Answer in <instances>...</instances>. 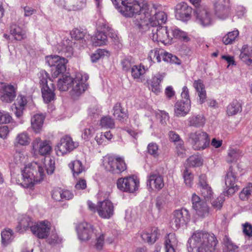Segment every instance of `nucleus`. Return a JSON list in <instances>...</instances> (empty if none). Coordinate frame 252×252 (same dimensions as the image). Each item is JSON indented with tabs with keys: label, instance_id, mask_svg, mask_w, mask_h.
Listing matches in <instances>:
<instances>
[{
	"label": "nucleus",
	"instance_id": "obj_47",
	"mask_svg": "<svg viewBox=\"0 0 252 252\" xmlns=\"http://www.w3.org/2000/svg\"><path fill=\"white\" fill-rule=\"evenodd\" d=\"M113 115L120 121H123L127 118L126 114L119 103H116L113 107Z\"/></svg>",
	"mask_w": 252,
	"mask_h": 252
},
{
	"label": "nucleus",
	"instance_id": "obj_5",
	"mask_svg": "<svg viewBox=\"0 0 252 252\" xmlns=\"http://www.w3.org/2000/svg\"><path fill=\"white\" fill-rule=\"evenodd\" d=\"M103 166L106 170L114 174H119L126 169L123 157L118 156H106L103 158Z\"/></svg>",
	"mask_w": 252,
	"mask_h": 252
},
{
	"label": "nucleus",
	"instance_id": "obj_51",
	"mask_svg": "<svg viewBox=\"0 0 252 252\" xmlns=\"http://www.w3.org/2000/svg\"><path fill=\"white\" fill-rule=\"evenodd\" d=\"M39 83L41 88L42 87L49 86V83H53L49 76L48 73L45 70H42L39 74Z\"/></svg>",
	"mask_w": 252,
	"mask_h": 252
},
{
	"label": "nucleus",
	"instance_id": "obj_62",
	"mask_svg": "<svg viewBox=\"0 0 252 252\" xmlns=\"http://www.w3.org/2000/svg\"><path fill=\"white\" fill-rule=\"evenodd\" d=\"M183 178L185 184L190 187L192 185L193 176L192 174L189 172L188 169H186L183 172Z\"/></svg>",
	"mask_w": 252,
	"mask_h": 252
},
{
	"label": "nucleus",
	"instance_id": "obj_36",
	"mask_svg": "<svg viewBox=\"0 0 252 252\" xmlns=\"http://www.w3.org/2000/svg\"><path fill=\"white\" fill-rule=\"evenodd\" d=\"M241 60L247 65L252 63V46L245 45L243 46L239 55Z\"/></svg>",
	"mask_w": 252,
	"mask_h": 252
},
{
	"label": "nucleus",
	"instance_id": "obj_55",
	"mask_svg": "<svg viewBox=\"0 0 252 252\" xmlns=\"http://www.w3.org/2000/svg\"><path fill=\"white\" fill-rule=\"evenodd\" d=\"M134 61L131 57H127L121 61V64L122 69L125 71H129L133 65H134Z\"/></svg>",
	"mask_w": 252,
	"mask_h": 252
},
{
	"label": "nucleus",
	"instance_id": "obj_41",
	"mask_svg": "<svg viewBox=\"0 0 252 252\" xmlns=\"http://www.w3.org/2000/svg\"><path fill=\"white\" fill-rule=\"evenodd\" d=\"M31 138L29 134L25 131L18 133L15 137L14 144L15 146H25L30 144Z\"/></svg>",
	"mask_w": 252,
	"mask_h": 252
},
{
	"label": "nucleus",
	"instance_id": "obj_10",
	"mask_svg": "<svg viewBox=\"0 0 252 252\" xmlns=\"http://www.w3.org/2000/svg\"><path fill=\"white\" fill-rule=\"evenodd\" d=\"M78 146V142L73 141L70 136L65 135L61 139L60 142L57 145L56 153L58 156H62L70 153Z\"/></svg>",
	"mask_w": 252,
	"mask_h": 252
},
{
	"label": "nucleus",
	"instance_id": "obj_58",
	"mask_svg": "<svg viewBox=\"0 0 252 252\" xmlns=\"http://www.w3.org/2000/svg\"><path fill=\"white\" fill-rule=\"evenodd\" d=\"M172 34L175 38L183 40L184 41H188L189 40L188 34L179 29L175 28L173 30Z\"/></svg>",
	"mask_w": 252,
	"mask_h": 252
},
{
	"label": "nucleus",
	"instance_id": "obj_20",
	"mask_svg": "<svg viewBox=\"0 0 252 252\" xmlns=\"http://www.w3.org/2000/svg\"><path fill=\"white\" fill-rule=\"evenodd\" d=\"M100 30L97 31L95 35L92 37V41L93 44L95 46H102L106 44L107 40V36L106 35V32L111 30L107 25L103 24L101 26Z\"/></svg>",
	"mask_w": 252,
	"mask_h": 252
},
{
	"label": "nucleus",
	"instance_id": "obj_33",
	"mask_svg": "<svg viewBox=\"0 0 252 252\" xmlns=\"http://www.w3.org/2000/svg\"><path fill=\"white\" fill-rule=\"evenodd\" d=\"M188 125L196 128L202 127L206 123V119L203 114L193 115L187 120Z\"/></svg>",
	"mask_w": 252,
	"mask_h": 252
},
{
	"label": "nucleus",
	"instance_id": "obj_50",
	"mask_svg": "<svg viewBox=\"0 0 252 252\" xmlns=\"http://www.w3.org/2000/svg\"><path fill=\"white\" fill-rule=\"evenodd\" d=\"M239 35L237 30L228 32L222 38V42L225 45L232 44L237 38Z\"/></svg>",
	"mask_w": 252,
	"mask_h": 252
},
{
	"label": "nucleus",
	"instance_id": "obj_15",
	"mask_svg": "<svg viewBox=\"0 0 252 252\" xmlns=\"http://www.w3.org/2000/svg\"><path fill=\"white\" fill-rule=\"evenodd\" d=\"M152 33L150 35V37L154 41L161 42L163 43H168L170 38H172L169 34L168 31L166 27H153L152 29Z\"/></svg>",
	"mask_w": 252,
	"mask_h": 252
},
{
	"label": "nucleus",
	"instance_id": "obj_43",
	"mask_svg": "<svg viewBox=\"0 0 252 252\" xmlns=\"http://www.w3.org/2000/svg\"><path fill=\"white\" fill-rule=\"evenodd\" d=\"M69 167L71 169L74 177L78 175L84 171V167L82 163L79 160L72 161L69 164Z\"/></svg>",
	"mask_w": 252,
	"mask_h": 252
},
{
	"label": "nucleus",
	"instance_id": "obj_54",
	"mask_svg": "<svg viewBox=\"0 0 252 252\" xmlns=\"http://www.w3.org/2000/svg\"><path fill=\"white\" fill-rule=\"evenodd\" d=\"M163 60L167 63H175L177 64H180V60L175 56L167 52H164L163 51V55L161 56Z\"/></svg>",
	"mask_w": 252,
	"mask_h": 252
},
{
	"label": "nucleus",
	"instance_id": "obj_18",
	"mask_svg": "<svg viewBox=\"0 0 252 252\" xmlns=\"http://www.w3.org/2000/svg\"><path fill=\"white\" fill-rule=\"evenodd\" d=\"M237 180V176L233 171L232 168L230 167L225 179V184L227 189L226 191L227 195H232L238 190L239 186L236 185Z\"/></svg>",
	"mask_w": 252,
	"mask_h": 252
},
{
	"label": "nucleus",
	"instance_id": "obj_3",
	"mask_svg": "<svg viewBox=\"0 0 252 252\" xmlns=\"http://www.w3.org/2000/svg\"><path fill=\"white\" fill-rule=\"evenodd\" d=\"M218 243L215 235L203 231H196L188 240V251L196 249V252H213Z\"/></svg>",
	"mask_w": 252,
	"mask_h": 252
},
{
	"label": "nucleus",
	"instance_id": "obj_29",
	"mask_svg": "<svg viewBox=\"0 0 252 252\" xmlns=\"http://www.w3.org/2000/svg\"><path fill=\"white\" fill-rule=\"evenodd\" d=\"M178 241L174 233H169L165 237L164 248L165 252H176Z\"/></svg>",
	"mask_w": 252,
	"mask_h": 252
},
{
	"label": "nucleus",
	"instance_id": "obj_16",
	"mask_svg": "<svg viewBox=\"0 0 252 252\" xmlns=\"http://www.w3.org/2000/svg\"><path fill=\"white\" fill-rule=\"evenodd\" d=\"M175 12L177 19L186 22L190 19L192 8L187 3L182 2L176 5Z\"/></svg>",
	"mask_w": 252,
	"mask_h": 252
},
{
	"label": "nucleus",
	"instance_id": "obj_26",
	"mask_svg": "<svg viewBox=\"0 0 252 252\" xmlns=\"http://www.w3.org/2000/svg\"><path fill=\"white\" fill-rule=\"evenodd\" d=\"M50 230V227L48 222L43 221L39 224H34L32 226L31 231L33 234L36 235L37 237L41 239L46 238Z\"/></svg>",
	"mask_w": 252,
	"mask_h": 252
},
{
	"label": "nucleus",
	"instance_id": "obj_2",
	"mask_svg": "<svg viewBox=\"0 0 252 252\" xmlns=\"http://www.w3.org/2000/svg\"><path fill=\"white\" fill-rule=\"evenodd\" d=\"M44 167L36 162L27 165L22 171V181L20 183L24 188H32L35 183L40 182L43 179L44 169L47 174H52L55 170V161L50 158L45 159Z\"/></svg>",
	"mask_w": 252,
	"mask_h": 252
},
{
	"label": "nucleus",
	"instance_id": "obj_63",
	"mask_svg": "<svg viewBox=\"0 0 252 252\" xmlns=\"http://www.w3.org/2000/svg\"><path fill=\"white\" fill-rule=\"evenodd\" d=\"M14 161L16 164H22L26 162L27 157L21 152H16L14 155Z\"/></svg>",
	"mask_w": 252,
	"mask_h": 252
},
{
	"label": "nucleus",
	"instance_id": "obj_64",
	"mask_svg": "<svg viewBox=\"0 0 252 252\" xmlns=\"http://www.w3.org/2000/svg\"><path fill=\"white\" fill-rule=\"evenodd\" d=\"M11 120L12 117L8 112L0 111V124L9 123Z\"/></svg>",
	"mask_w": 252,
	"mask_h": 252
},
{
	"label": "nucleus",
	"instance_id": "obj_35",
	"mask_svg": "<svg viewBox=\"0 0 252 252\" xmlns=\"http://www.w3.org/2000/svg\"><path fill=\"white\" fill-rule=\"evenodd\" d=\"M27 103L26 98L25 96L19 95L18 96L15 102L13 105L15 106L14 113L18 118H20L23 113L26 105Z\"/></svg>",
	"mask_w": 252,
	"mask_h": 252
},
{
	"label": "nucleus",
	"instance_id": "obj_19",
	"mask_svg": "<svg viewBox=\"0 0 252 252\" xmlns=\"http://www.w3.org/2000/svg\"><path fill=\"white\" fill-rule=\"evenodd\" d=\"M214 8L219 18H226L229 13V0H215Z\"/></svg>",
	"mask_w": 252,
	"mask_h": 252
},
{
	"label": "nucleus",
	"instance_id": "obj_34",
	"mask_svg": "<svg viewBox=\"0 0 252 252\" xmlns=\"http://www.w3.org/2000/svg\"><path fill=\"white\" fill-rule=\"evenodd\" d=\"M165 76L164 73H158L153 76L151 80L150 89L156 94L161 92L160 83Z\"/></svg>",
	"mask_w": 252,
	"mask_h": 252
},
{
	"label": "nucleus",
	"instance_id": "obj_52",
	"mask_svg": "<svg viewBox=\"0 0 252 252\" xmlns=\"http://www.w3.org/2000/svg\"><path fill=\"white\" fill-rule=\"evenodd\" d=\"M187 162L190 166L196 167L202 165L203 161L200 156L192 155L188 158Z\"/></svg>",
	"mask_w": 252,
	"mask_h": 252
},
{
	"label": "nucleus",
	"instance_id": "obj_49",
	"mask_svg": "<svg viewBox=\"0 0 252 252\" xmlns=\"http://www.w3.org/2000/svg\"><path fill=\"white\" fill-rule=\"evenodd\" d=\"M223 242L224 245V252H237L238 247L234 245L231 240L227 236H225L223 239Z\"/></svg>",
	"mask_w": 252,
	"mask_h": 252
},
{
	"label": "nucleus",
	"instance_id": "obj_37",
	"mask_svg": "<svg viewBox=\"0 0 252 252\" xmlns=\"http://www.w3.org/2000/svg\"><path fill=\"white\" fill-rule=\"evenodd\" d=\"M73 77L68 75H63L59 79L57 83V87L60 91L64 92L70 90Z\"/></svg>",
	"mask_w": 252,
	"mask_h": 252
},
{
	"label": "nucleus",
	"instance_id": "obj_14",
	"mask_svg": "<svg viewBox=\"0 0 252 252\" xmlns=\"http://www.w3.org/2000/svg\"><path fill=\"white\" fill-rule=\"evenodd\" d=\"M16 97V89L12 85L0 83V99L4 103L12 102Z\"/></svg>",
	"mask_w": 252,
	"mask_h": 252
},
{
	"label": "nucleus",
	"instance_id": "obj_53",
	"mask_svg": "<svg viewBox=\"0 0 252 252\" xmlns=\"http://www.w3.org/2000/svg\"><path fill=\"white\" fill-rule=\"evenodd\" d=\"M109 52L104 49H97L96 52L92 55L91 58V61L93 62H95L101 58H103L105 56H109Z\"/></svg>",
	"mask_w": 252,
	"mask_h": 252
},
{
	"label": "nucleus",
	"instance_id": "obj_28",
	"mask_svg": "<svg viewBox=\"0 0 252 252\" xmlns=\"http://www.w3.org/2000/svg\"><path fill=\"white\" fill-rule=\"evenodd\" d=\"M169 137L171 141L174 143L176 145V152L178 156L184 157L185 154V149L184 142L180 138V136L175 131H170L169 132Z\"/></svg>",
	"mask_w": 252,
	"mask_h": 252
},
{
	"label": "nucleus",
	"instance_id": "obj_22",
	"mask_svg": "<svg viewBox=\"0 0 252 252\" xmlns=\"http://www.w3.org/2000/svg\"><path fill=\"white\" fill-rule=\"evenodd\" d=\"M195 12L196 18L201 25L207 26L212 24V17L207 8L201 6L196 8Z\"/></svg>",
	"mask_w": 252,
	"mask_h": 252
},
{
	"label": "nucleus",
	"instance_id": "obj_31",
	"mask_svg": "<svg viewBox=\"0 0 252 252\" xmlns=\"http://www.w3.org/2000/svg\"><path fill=\"white\" fill-rule=\"evenodd\" d=\"M45 116L42 114H34L31 118V127L36 133H40L42 130Z\"/></svg>",
	"mask_w": 252,
	"mask_h": 252
},
{
	"label": "nucleus",
	"instance_id": "obj_7",
	"mask_svg": "<svg viewBox=\"0 0 252 252\" xmlns=\"http://www.w3.org/2000/svg\"><path fill=\"white\" fill-rule=\"evenodd\" d=\"M46 62L50 66L52 67L51 73L54 78H57L60 74L66 71L67 60L63 57L58 55H51L46 57Z\"/></svg>",
	"mask_w": 252,
	"mask_h": 252
},
{
	"label": "nucleus",
	"instance_id": "obj_6",
	"mask_svg": "<svg viewBox=\"0 0 252 252\" xmlns=\"http://www.w3.org/2000/svg\"><path fill=\"white\" fill-rule=\"evenodd\" d=\"M189 141L193 149L200 150L209 146L210 139L208 134L201 130L191 131L189 134Z\"/></svg>",
	"mask_w": 252,
	"mask_h": 252
},
{
	"label": "nucleus",
	"instance_id": "obj_12",
	"mask_svg": "<svg viewBox=\"0 0 252 252\" xmlns=\"http://www.w3.org/2000/svg\"><path fill=\"white\" fill-rule=\"evenodd\" d=\"M190 218V216L187 209L182 208L175 210L173 213V218L171 220L172 226L175 229L183 227L189 222Z\"/></svg>",
	"mask_w": 252,
	"mask_h": 252
},
{
	"label": "nucleus",
	"instance_id": "obj_24",
	"mask_svg": "<svg viewBox=\"0 0 252 252\" xmlns=\"http://www.w3.org/2000/svg\"><path fill=\"white\" fill-rule=\"evenodd\" d=\"M75 42L68 38H64L57 46V51L62 53L67 57H70L73 52V46Z\"/></svg>",
	"mask_w": 252,
	"mask_h": 252
},
{
	"label": "nucleus",
	"instance_id": "obj_8",
	"mask_svg": "<svg viewBox=\"0 0 252 252\" xmlns=\"http://www.w3.org/2000/svg\"><path fill=\"white\" fill-rule=\"evenodd\" d=\"M117 186L123 192L133 193L138 189L139 180L134 175L120 178L117 180Z\"/></svg>",
	"mask_w": 252,
	"mask_h": 252
},
{
	"label": "nucleus",
	"instance_id": "obj_4",
	"mask_svg": "<svg viewBox=\"0 0 252 252\" xmlns=\"http://www.w3.org/2000/svg\"><path fill=\"white\" fill-rule=\"evenodd\" d=\"M89 75L86 73L78 72L73 78L70 90L69 91L71 97L76 100L84 93L87 90L88 84L87 83Z\"/></svg>",
	"mask_w": 252,
	"mask_h": 252
},
{
	"label": "nucleus",
	"instance_id": "obj_48",
	"mask_svg": "<svg viewBox=\"0 0 252 252\" xmlns=\"http://www.w3.org/2000/svg\"><path fill=\"white\" fill-rule=\"evenodd\" d=\"M146 69L144 65H134L131 69V73L132 77L136 79H140V77L144 74Z\"/></svg>",
	"mask_w": 252,
	"mask_h": 252
},
{
	"label": "nucleus",
	"instance_id": "obj_9",
	"mask_svg": "<svg viewBox=\"0 0 252 252\" xmlns=\"http://www.w3.org/2000/svg\"><path fill=\"white\" fill-rule=\"evenodd\" d=\"M76 230L79 239L82 241H88L94 237L97 230L93 225L86 221H82L76 225Z\"/></svg>",
	"mask_w": 252,
	"mask_h": 252
},
{
	"label": "nucleus",
	"instance_id": "obj_40",
	"mask_svg": "<svg viewBox=\"0 0 252 252\" xmlns=\"http://www.w3.org/2000/svg\"><path fill=\"white\" fill-rule=\"evenodd\" d=\"M71 37L76 40L75 44H79V47L84 48L86 45V40L84 39L85 33L78 29H74L71 32Z\"/></svg>",
	"mask_w": 252,
	"mask_h": 252
},
{
	"label": "nucleus",
	"instance_id": "obj_60",
	"mask_svg": "<svg viewBox=\"0 0 252 252\" xmlns=\"http://www.w3.org/2000/svg\"><path fill=\"white\" fill-rule=\"evenodd\" d=\"M94 127L93 126H89L84 128L82 131V138L86 141L90 140L94 133Z\"/></svg>",
	"mask_w": 252,
	"mask_h": 252
},
{
	"label": "nucleus",
	"instance_id": "obj_30",
	"mask_svg": "<svg viewBox=\"0 0 252 252\" xmlns=\"http://www.w3.org/2000/svg\"><path fill=\"white\" fill-rule=\"evenodd\" d=\"M193 86L197 93L199 103L201 104L204 103L206 100L207 95L205 86L202 80L198 79L194 81Z\"/></svg>",
	"mask_w": 252,
	"mask_h": 252
},
{
	"label": "nucleus",
	"instance_id": "obj_42",
	"mask_svg": "<svg viewBox=\"0 0 252 252\" xmlns=\"http://www.w3.org/2000/svg\"><path fill=\"white\" fill-rule=\"evenodd\" d=\"M242 107L237 100H233L227 107L226 113L228 116H233L241 112Z\"/></svg>",
	"mask_w": 252,
	"mask_h": 252
},
{
	"label": "nucleus",
	"instance_id": "obj_56",
	"mask_svg": "<svg viewBox=\"0 0 252 252\" xmlns=\"http://www.w3.org/2000/svg\"><path fill=\"white\" fill-rule=\"evenodd\" d=\"M252 193V184L249 183L241 191L239 194L240 198L242 200L248 199Z\"/></svg>",
	"mask_w": 252,
	"mask_h": 252
},
{
	"label": "nucleus",
	"instance_id": "obj_23",
	"mask_svg": "<svg viewBox=\"0 0 252 252\" xmlns=\"http://www.w3.org/2000/svg\"><path fill=\"white\" fill-rule=\"evenodd\" d=\"M190 107V100L178 101L174 105L175 116L178 117H185L189 113Z\"/></svg>",
	"mask_w": 252,
	"mask_h": 252
},
{
	"label": "nucleus",
	"instance_id": "obj_39",
	"mask_svg": "<svg viewBox=\"0 0 252 252\" xmlns=\"http://www.w3.org/2000/svg\"><path fill=\"white\" fill-rule=\"evenodd\" d=\"M10 34L17 40H21L26 38V31L19 27V26L13 24L10 26Z\"/></svg>",
	"mask_w": 252,
	"mask_h": 252
},
{
	"label": "nucleus",
	"instance_id": "obj_11",
	"mask_svg": "<svg viewBox=\"0 0 252 252\" xmlns=\"http://www.w3.org/2000/svg\"><path fill=\"white\" fill-rule=\"evenodd\" d=\"M191 203L195 214L199 217L204 218L209 216L210 210L206 201L201 199L195 193H193L192 195Z\"/></svg>",
	"mask_w": 252,
	"mask_h": 252
},
{
	"label": "nucleus",
	"instance_id": "obj_45",
	"mask_svg": "<svg viewBox=\"0 0 252 252\" xmlns=\"http://www.w3.org/2000/svg\"><path fill=\"white\" fill-rule=\"evenodd\" d=\"M243 154L241 151L237 149H230L228 150L227 154V161L233 162L236 161L242 156Z\"/></svg>",
	"mask_w": 252,
	"mask_h": 252
},
{
	"label": "nucleus",
	"instance_id": "obj_27",
	"mask_svg": "<svg viewBox=\"0 0 252 252\" xmlns=\"http://www.w3.org/2000/svg\"><path fill=\"white\" fill-rule=\"evenodd\" d=\"M159 235V230L157 227H153L144 230L141 233L142 240L150 244H154Z\"/></svg>",
	"mask_w": 252,
	"mask_h": 252
},
{
	"label": "nucleus",
	"instance_id": "obj_32",
	"mask_svg": "<svg viewBox=\"0 0 252 252\" xmlns=\"http://www.w3.org/2000/svg\"><path fill=\"white\" fill-rule=\"evenodd\" d=\"M55 88L53 83H49V86L42 87L41 92L43 100L46 103H49L55 98Z\"/></svg>",
	"mask_w": 252,
	"mask_h": 252
},
{
	"label": "nucleus",
	"instance_id": "obj_25",
	"mask_svg": "<svg viewBox=\"0 0 252 252\" xmlns=\"http://www.w3.org/2000/svg\"><path fill=\"white\" fill-rule=\"evenodd\" d=\"M147 186L153 190H159L164 186L162 177L157 173H152L148 177Z\"/></svg>",
	"mask_w": 252,
	"mask_h": 252
},
{
	"label": "nucleus",
	"instance_id": "obj_57",
	"mask_svg": "<svg viewBox=\"0 0 252 252\" xmlns=\"http://www.w3.org/2000/svg\"><path fill=\"white\" fill-rule=\"evenodd\" d=\"M100 125L102 127L112 128L114 127V120L109 116H105L100 120Z\"/></svg>",
	"mask_w": 252,
	"mask_h": 252
},
{
	"label": "nucleus",
	"instance_id": "obj_17",
	"mask_svg": "<svg viewBox=\"0 0 252 252\" xmlns=\"http://www.w3.org/2000/svg\"><path fill=\"white\" fill-rule=\"evenodd\" d=\"M114 207L109 200L98 202L97 213L98 216L105 219H110L114 214Z\"/></svg>",
	"mask_w": 252,
	"mask_h": 252
},
{
	"label": "nucleus",
	"instance_id": "obj_44",
	"mask_svg": "<svg viewBox=\"0 0 252 252\" xmlns=\"http://www.w3.org/2000/svg\"><path fill=\"white\" fill-rule=\"evenodd\" d=\"M162 55V50L155 48L149 52L148 58L152 62L155 63L157 62L159 63L161 62V57Z\"/></svg>",
	"mask_w": 252,
	"mask_h": 252
},
{
	"label": "nucleus",
	"instance_id": "obj_61",
	"mask_svg": "<svg viewBox=\"0 0 252 252\" xmlns=\"http://www.w3.org/2000/svg\"><path fill=\"white\" fill-rule=\"evenodd\" d=\"M200 192L202 196L205 200L211 199L213 194L212 189L209 185L200 188Z\"/></svg>",
	"mask_w": 252,
	"mask_h": 252
},
{
	"label": "nucleus",
	"instance_id": "obj_21",
	"mask_svg": "<svg viewBox=\"0 0 252 252\" xmlns=\"http://www.w3.org/2000/svg\"><path fill=\"white\" fill-rule=\"evenodd\" d=\"M59 5L64 9L77 10L83 8L86 4V0H54Z\"/></svg>",
	"mask_w": 252,
	"mask_h": 252
},
{
	"label": "nucleus",
	"instance_id": "obj_1",
	"mask_svg": "<svg viewBox=\"0 0 252 252\" xmlns=\"http://www.w3.org/2000/svg\"><path fill=\"white\" fill-rule=\"evenodd\" d=\"M115 7L123 16L131 17L138 15L140 21V27L150 25L152 28L158 27L164 24L167 20V15L163 11H159L151 16L147 3L143 0L139 1L128 0H111Z\"/></svg>",
	"mask_w": 252,
	"mask_h": 252
},
{
	"label": "nucleus",
	"instance_id": "obj_38",
	"mask_svg": "<svg viewBox=\"0 0 252 252\" xmlns=\"http://www.w3.org/2000/svg\"><path fill=\"white\" fill-rule=\"evenodd\" d=\"M33 225L31 218L25 215L19 219L18 225L16 227V230L20 233L23 232L29 228L31 229L32 226H33Z\"/></svg>",
	"mask_w": 252,
	"mask_h": 252
},
{
	"label": "nucleus",
	"instance_id": "obj_59",
	"mask_svg": "<svg viewBox=\"0 0 252 252\" xmlns=\"http://www.w3.org/2000/svg\"><path fill=\"white\" fill-rule=\"evenodd\" d=\"M95 236L96 243L95 247L97 250H101L103 247L104 243V234L102 232H98L96 231V234L94 235Z\"/></svg>",
	"mask_w": 252,
	"mask_h": 252
},
{
	"label": "nucleus",
	"instance_id": "obj_13",
	"mask_svg": "<svg viewBox=\"0 0 252 252\" xmlns=\"http://www.w3.org/2000/svg\"><path fill=\"white\" fill-rule=\"evenodd\" d=\"M32 149L34 153L42 156H46L50 154L52 146L49 140H42L40 138H35L32 143Z\"/></svg>",
	"mask_w": 252,
	"mask_h": 252
},
{
	"label": "nucleus",
	"instance_id": "obj_46",
	"mask_svg": "<svg viewBox=\"0 0 252 252\" xmlns=\"http://www.w3.org/2000/svg\"><path fill=\"white\" fill-rule=\"evenodd\" d=\"M1 243L6 246L10 243L14 238L13 231L11 229H5L1 233Z\"/></svg>",
	"mask_w": 252,
	"mask_h": 252
}]
</instances>
